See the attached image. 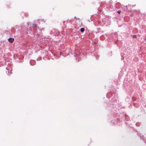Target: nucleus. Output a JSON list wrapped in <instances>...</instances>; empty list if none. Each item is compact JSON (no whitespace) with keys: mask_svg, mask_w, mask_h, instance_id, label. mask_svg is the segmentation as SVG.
I'll return each instance as SVG.
<instances>
[{"mask_svg":"<svg viewBox=\"0 0 146 146\" xmlns=\"http://www.w3.org/2000/svg\"><path fill=\"white\" fill-rule=\"evenodd\" d=\"M85 29L84 28H82L80 29V31L81 32H83L84 31Z\"/></svg>","mask_w":146,"mask_h":146,"instance_id":"f03ea898","label":"nucleus"},{"mask_svg":"<svg viewBox=\"0 0 146 146\" xmlns=\"http://www.w3.org/2000/svg\"><path fill=\"white\" fill-rule=\"evenodd\" d=\"M145 41H146V38L145 39Z\"/></svg>","mask_w":146,"mask_h":146,"instance_id":"423d86ee","label":"nucleus"},{"mask_svg":"<svg viewBox=\"0 0 146 146\" xmlns=\"http://www.w3.org/2000/svg\"><path fill=\"white\" fill-rule=\"evenodd\" d=\"M117 12L119 14H120L121 12V11H117Z\"/></svg>","mask_w":146,"mask_h":146,"instance_id":"39448f33","label":"nucleus"},{"mask_svg":"<svg viewBox=\"0 0 146 146\" xmlns=\"http://www.w3.org/2000/svg\"><path fill=\"white\" fill-rule=\"evenodd\" d=\"M8 40L11 43H12L14 41V39L13 38H10L8 39Z\"/></svg>","mask_w":146,"mask_h":146,"instance_id":"f257e3e1","label":"nucleus"},{"mask_svg":"<svg viewBox=\"0 0 146 146\" xmlns=\"http://www.w3.org/2000/svg\"><path fill=\"white\" fill-rule=\"evenodd\" d=\"M36 27V24H34L33 25V27Z\"/></svg>","mask_w":146,"mask_h":146,"instance_id":"20e7f679","label":"nucleus"},{"mask_svg":"<svg viewBox=\"0 0 146 146\" xmlns=\"http://www.w3.org/2000/svg\"><path fill=\"white\" fill-rule=\"evenodd\" d=\"M133 38H136L137 37V36L136 35H133Z\"/></svg>","mask_w":146,"mask_h":146,"instance_id":"7ed1b4c3","label":"nucleus"}]
</instances>
